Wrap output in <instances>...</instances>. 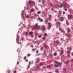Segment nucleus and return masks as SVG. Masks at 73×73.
<instances>
[{
    "label": "nucleus",
    "mask_w": 73,
    "mask_h": 73,
    "mask_svg": "<svg viewBox=\"0 0 73 73\" xmlns=\"http://www.w3.org/2000/svg\"><path fill=\"white\" fill-rule=\"evenodd\" d=\"M59 31H61V33H64V32H65V31H64V30H63V29H62V28H60L59 29Z\"/></svg>",
    "instance_id": "f257e3e1"
},
{
    "label": "nucleus",
    "mask_w": 73,
    "mask_h": 73,
    "mask_svg": "<svg viewBox=\"0 0 73 73\" xmlns=\"http://www.w3.org/2000/svg\"><path fill=\"white\" fill-rule=\"evenodd\" d=\"M29 4L30 5V4H35V2L32 1L31 0H30L29 1Z\"/></svg>",
    "instance_id": "f03ea898"
},
{
    "label": "nucleus",
    "mask_w": 73,
    "mask_h": 73,
    "mask_svg": "<svg viewBox=\"0 0 73 73\" xmlns=\"http://www.w3.org/2000/svg\"><path fill=\"white\" fill-rule=\"evenodd\" d=\"M33 26L35 28H36V29H37V27L38 26V24L36 23L35 24V25H33Z\"/></svg>",
    "instance_id": "7ed1b4c3"
},
{
    "label": "nucleus",
    "mask_w": 73,
    "mask_h": 73,
    "mask_svg": "<svg viewBox=\"0 0 73 73\" xmlns=\"http://www.w3.org/2000/svg\"><path fill=\"white\" fill-rule=\"evenodd\" d=\"M31 63V61H30L29 62V65H28V67H27V69H29V68H30V66H29V65H30Z\"/></svg>",
    "instance_id": "20e7f679"
},
{
    "label": "nucleus",
    "mask_w": 73,
    "mask_h": 73,
    "mask_svg": "<svg viewBox=\"0 0 73 73\" xmlns=\"http://www.w3.org/2000/svg\"><path fill=\"white\" fill-rule=\"evenodd\" d=\"M38 20H39V21H40V22H42V21H43V19H40V18H38Z\"/></svg>",
    "instance_id": "39448f33"
},
{
    "label": "nucleus",
    "mask_w": 73,
    "mask_h": 73,
    "mask_svg": "<svg viewBox=\"0 0 73 73\" xmlns=\"http://www.w3.org/2000/svg\"><path fill=\"white\" fill-rule=\"evenodd\" d=\"M42 29H43V30H45V26L44 25H43L42 27Z\"/></svg>",
    "instance_id": "423d86ee"
},
{
    "label": "nucleus",
    "mask_w": 73,
    "mask_h": 73,
    "mask_svg": "<svg viewBox=\"0 0 73 73\" xmlns=\"http://www.w3.org/2000/svg\"><path fill=\"white\" fill-rule=\"evenodd\" d=\"M56 25L57 26H59L60 25V22H58L57 23Z\"/></svg>",
    "instance_id": "0eeeda50"
},
{
    "label": "nucleus",
    "mask_w": 73,
    "mask_h": 73,
    "mask_svg": "<svg viewBox=\"0 0 73 73\" xmlns=\"http://www.w3.org/2000/svg\"><path fill=\"white\" fill-rule=\"evenodd\" d=\"M66 2H64L62 3V5H66Z\"/></svg>",
    "instance_id": "6e6552de"
},
{
    "label": "nucleus",
    "mask_w": 73,
    "mask_h": 73,
    "mask_svg": "<svg viewBox=\"0 0 73 73\" xmlns=\"http://www.w3.org/2000/svg\"><path fill=\"white\" fill-rule=\"evenodd\" d=\"M39 65L40 66H43V65H44V63L43 62H42L40 63L39 64Z\"/></svg>",
    "instance_id": "1a4fd4ad"
},
{
    "label": "nucleus",
    "mask_w": 73,
    "mask_h": 73,
    "mask_svg": "<svg viewBox=\"0 0 73 73\" xmlns=\"http://www.w3.org/2000/svg\"><path fill=\"white\" fill-rule=\"evenodd\" d=\"M68 17H69L70 19H72V16L71 15H68Z\"/></svg>",
    "instance_id": "9d476101"
},
{
    "label": "nucleus",
    "mask_w": 73,
    "mask_h": 73,
    "mask_svg": "<svg viewBox=\"0 0 73 73\" xmlns=\"http://www.w3.org/2000/svg\"><path fill=\"white\" fill-rule=\"evenodd\" d=\"M67 32H70V29L69 28H67Z\"/></svg>",
    "instance_id": "9b49d317"
},
{
    "label": "nucleus",
    "mask_w": 73,
    "mask_h": 73,
    "mask_svg": "<svg viewBox=\"0 0 73 73\" xmlns=\"http://www.w3.org/2000/svg\"><path fill=\"white\" fill-rule=\"evenodd\" d=\"M55 7H57V8H59V6L57 4H56L55 5Z\"/></svg>",
    "instance_id": "f8f14e48"
},
{
    "label": "nucleus",
    "mask_w": 73,
    "mask_h": 73,
    "mask_svg": "<svg viewBox=\"0 0 73 73\" xmlns=\"http://www.w3.org/2000/svg\"><path fill=\"white\" fill-rule=\"evenodd\" d=\"M33 33L32 31H31L29 32V35H33Z\"/></svg>",
    "instance_id": "ddd939ff"
},
{
    "label": "nucleus",
    "mask_w": 73,
    "mask_h": 73,
    "mask_svg": "<svg viewBox=\"0 0 73 73\" xmlns=\"http://www.w3.org/2000/svg\"><path fill=\"white\" fill-rule=\"evenodd\" d=\"M61 20L62 21H63V20H64V17H62L61 18Z\"/></svg>",
    "instance_id": "4468645a"
},
{
    "label": "nucleus",
    "mask_w": 73,
    "mask_h": 73,
    "mask_svg": "<svg viewBox=\"0 0 73 73\" xmlns=\"http://www.w3.org/2000/svg\"><path fill=\"white\" fill-rule=\"evenodd\" d=\"M63 53H64V50H62L61 53H60V54H63Z\"/></svg>",
    "instance_id": "2eb2a0df"
},
{
    "label": "nucleus",
    "mask_w": 73,
    "mask_h": 73,
    "mask_svg": "<svg viewBox=\"0 0 73 73\" xmlns=\"http://www.w3.org/2000/svg\"><path fill=\"white\" fill-rule=\"evenodd\" d=\"M37 28L38 29H40V26H38Z\"/></svg>",
    "instance_id": "dca6fc26"
},
{
    "label": "nucleus",
    "mask_w": 73,
    "mask_h": 73,
    "mask_svg": "<svg viewBox=\"0 0 73 73\" xmlns=\"http://www.w3.org/2000/svg\"><path fill=\"white\" fill-rule=\"evenodd\" d=\"M54 67H55L56 68H57V67H58L59 66L58 65H56L54 66Z\"/></svg>",
    "instance_id": "f3484780"
},
{
    "label": "nucleus",
    "mask_w": 73,
    "mask_h": 73,
    "mask_svg": "<svg viewBox=\"0 0 73 73\" xmlns=\"http://www.w3.org/2000/svg\"><path fill=\"white\" fill-rule=\"evenodd\" d=\"M57 44H59L60 43V42H58V40H56V42Z\"/></svg>",
    "instance_id": "a211bd4d"
},
{
    "label": "nucleus",
    "mask_w": 73,
    "mask_h": 73,
    "mask_svg": "<svg viewBox=\"0 0 73 73\" xmlns=\"http://www.w3.org/2000/svg\"><path fill=\"white\" fill-rule=\"evenodd\" d=\"M66 23L67 25H69V22H68L66 21Z\"/></svg>",
    "instance_id": "6ab92c4d"
},
{
    "label": "nucleus",
    "mask_w": 73,
    "mask_h": 73,
    "mask_svg": "<svg viewBox=\"0 0 73 73\" xmlns=\"http://www.w3.org/2000/svg\"><path fill=\"white\" fill-rule=\"evenodd\" d=\"M51 25H50V26H49L48 27V29H50V28H51Z\"/></svg>",
    "instance_id": "aec40b11"
},
{
    "label": "nucleus",
    "mask_w": 73,
    "mask_h": 73,
    "mask_svg": "<svg viewBox=\"0 0 73 73\" xmlns=\"http://www.w3.org/2000/svg\"><path fill=\"white\" fill-rule=\"evenodd\" d=\"M32 11H34V9H31L30 10V12H32Z\"/></svg>",
    "instance_id": "412c9836"
},
{
    "label": "nucleus",
    "mask_w": 73,
    "mask_h": 73,
    "mask_svg": "<svg viewBox=\"0 0 73 73\" xmlns=\"http://www.w3.org/2000/svg\"><path fill=\"white\" fill-rule=\"evenodd\" d=\"M55 62L56 63V64H59V63H60L57 61H55Z\"/></svg>",
    "instance_id": "4be33fe9"
},
{
    "label": "nucleus",
    "mask_w": 73,
    "mask_h": 73,
    "mask_svg": "<svg viewBox=\"0 0 73 73\" xmlns=\"http://www.w3.org/2000/svg\"><path fill=\"white\" fill-rule=\"evenodd\" d=\"M54 56H57V53L55 52L54 53Z\"/></svg>",
    "instance_id": "5701e85b"
},
{
    "label": "nucleus",
    "mask_w": 73,
    "mask_h": 73,
    "mask_svg": "<svg viewBox=\"0 0 73 73\" xmlns=\"http://www.w3.org/2000/svg\"><path fill=\"white\" fill-rule=\"evenodd\" d=\"M29 15H27L26 16V18L27 19H28V18H29Z\"/></svg>",
    "instance_id": "b1692460"
},
{
    "label": "nucleus",
    "mask_w": 73,
    "mask_h": 73,
    "mask_svg": "<svg viewBox=\"0 0 73 73\" xmlns=\"http://www.w3.org/2000/svg\"><path fill=\"white\" fill-rule=\"evenodd\" d=\"M20 39L19 38H17L16 39L17 41H19Z\"/></svg>",
    "instance_id": "393cba45"
},
{
    "label": "nucleus",
    "mask_w": 73,
    "mask_h": 73,
    "mask_svg": "<svg viewBox=\"0 0 73 73\" xmlns=\"http://www.w3.org/2000/svg\"><path fill=\"white\" fill-rule=\"evenodd\" d=\"M38 14H40L41 13V11H38L37 12Z\"/></svg>",
    "instance_id": "a878e982"
},
{
    "label": "nucleus",
    "mask_w": 73,
    "mask_h": 73,
    "mask_svg": "<svg viewBox=\"0 0 73 73\" xmlns=\"http://www.w3.org/2000/svg\"><path fill=\"white\" fill-rule=\"evenodd\" d=\"M45 38H46L45 37H44L42 38V40H45Z\"/></svg>",
    "instance_id": "bb28decb"
},
{
    "label": "nucleus",
    "mask_w": 73,
    "mask_h": 73,
    "mask_svg": "<svg viewBox=\"0 0 73 73\" xmlns=\"http://www.w3.org/2000/svg\"><path fill=\"white\" fill-rule=\"evenodd\" d=\"M60 8H62V7H63V6H62V5H61V4H60Z\"/></svg>",
    "instance_id": "cd10ccee"
},
{
    "label": "nucleus",
    "mask_w": 73,
    "mask_h": 73,
    "mask_svg": "<svg viewBox=\"0 0 73 73\" xmlns=\"http://www.w3.org/2000/svg\"><path fill=\"white\" fill-rule=\"evenodd\" d=\"M31 56V54H29L27 55V57H29V56Z\"/></svg>",
    "instance_id": "c85d7f7f"
},
{
    "label": "nucleus",
    "mask_w": 73,
    "mask_h": 73,
    "mask_svg": "<svg viewBox=\"0 0 73 73\" xmlns=\"http://www.w3.org/2000/svg\"><path fill=\"white\" fill-rule=\"evenodd\" d=\"M58 65H59L60 66H61V65H62V64L60 63H59Z\"/></svg>",
    "instance_id": "c756f323"
},
{
    "label": "nucleus",
    "mask_w": 73,
    "mask_h": 73,
    "mask_svg": "<svg viewBox=\"0 0 73 73\" xmlns=\"http://www.w3.org/2000/svg\"><path fill=\"white\" fill-rule=\"evenodd\" d=\"M44 36H47V33H46L44 34Z\"/></svg>",
    "instance_id": "7c9ffc66"
},
{
    "label": "nucleus",
    "mask_w": 73,
    "mask_h": 73,
    "mask_svg": "<svg viewBox=\"0 0 73 73\" xmlns=\"http://www.w3.org/2000/svg\"><path fill=\"white\" fill-rule=\"evenodd\" d=\"M38 37L39 38H41V37H42V36H41V35H38Z\"/></svg>",
    "instance_id": "2f4dec72"
},
{
    "label": "nucleus",
    "mask_w": 73,
    "mask_h": 73,
    "mask_svg": "<svg viewBox=\"0 0 73 73\" xmlns=\"http://www.w3.org/2000/svg\"><path fill=\"white\" fill-rule=\"evenodd\" d=\"M48 20H46V21H45V23H48Z\"/></svg>",
    "instance_id": "473e14b6"
},
{
    "label": "nucleus",
    "mask_w": 73,
    "mask_h": 73,
    "mask_svg": "<svg viewBox=\"0 0 73 73\" xmlns=\"http://www.w3.org/2000/svg\"><path fill=\"white\" fill-rule=\"evenodd\" d=\"M42 2L43 3H45V1L44 0H43L42 1Z\"/></svg>",
    "instance_id": "72a5a7b5"
},
{
    "label": "nucleus",
    "mask_w": 73,
    "mask_h": 73,
    "mask_svg": "<svg viewBox=\"0 0 73 73\" xmlns=\"http://www.w3.org/2000/svg\"><path fill=\"white\" fill-rule=\"evenodd\" d=\"M63 7H64V8H66V6H65V5H62Z\"/></svg>",
    "instance_id": "f704fd0d"
},
{
    "label": "nucleus",
    "mask_w": 73,
    "mask_h": 73,
    "mask_svg": "<svg viewBox=\"0 0 73 73\" xmlns=\"http://www.w3.org/2000/svg\"><path fill=\"white\" fill-rule=\"evenodd\" d=\"M49 17L50 18H51V17H52V15H49Z\"/></svg>",
    "instance_id": "c9c22d12"
},
{
    "label": "nucleus",
    "mask_w": 73,
    "mask_h": 73,
    "mask_svg": "<svg viewBox=\"0 0 73 73\" xmlns=\"http://www.w3.org/2000/svg\"><path fill=\"white\" fill-rule=\"evenodd\" d=\"M38 35V34H37V33H35V35L36 36H37Z\"/></svg>",
    "instance_id": "e433bc0d"
},
{
    "label": "nucleus",
    "mask_w": 73,
    "mask_h": 73,
    "mask_svg": "<svg viewBox=\"0 0 73 73\" xmlns=\"http://www.w3.org/2000/svg\"><path fill=\"white\" fill-rule=\"evenodd\" d=\"M68 34L66 33V36H68Z\"/></svg>",
    "instance_id": "4c0bfd02"
},
{
    "label": "nucleus",
    "mask_w": 73,
    "mask_h": 73,
    "mask_svg": "<svg viewBox=\"0 0 73 73\" xmlns=\"http://www.w3.org/2000/svg\"><path fill=\"white\" fill-rule=\"evenodd\" d=\"M33 35H32L31 36V37L32 38H33Z\"/></svg>",
    "instance_id": "58836bf2"
},
{
    "label": "nucleus",
    "mask_w": 73,
    "mask_h": 73,
    "mask_svg": "<svg viewBox=\"0 0 73 73\" xmlns=\"http://www.w3.org/2000/svg\"><path fill=\"white\" fill-rule=\"evenodd\" d=\"M63 15H65V11H63Z\"/></svg>",
    "instance_id": "ea45409f"
},
{
    "label": "nucleus",
    "mask_w": 73,
    "mask_h": 73,
    "mask_svg": "<svg viewBox=\"0 0 73 73\" xmlns=\"http://www.w3.org/2000/svg\"><path fill=\"white\" fill-rule=\"evenodd\" d=\"M58 72H59V71L58 70H57L56 71V72L57 73H58Z\"/></svg>",
    "instance_id": "a19ab883"
},
{
    "label": "nucleus",
    "mask_w": 73,
    "mask_h": 73,
    "mask_svg": "<svg viewBox=\"0 0 73 73\" xmlns=\"http://www.w3.org/2000/svg\"><path fill=\"white\" fill-rule=\"evenodd\" d=\"M22 12H23V13L25 12V10H22Z\"/></svg>",
    "instance_id": "79ce46f5"
},
{
    "label": "nucleus",
    "mask_w": 73,
    "mask_h": 73,
    "mask_svg": "<svg viewBox=\"0 0 73 73\" xmlns=\"http://www.w3.org/2000/svg\"><path fill=\"white\" fill-rule=\"evenodd\" d=\"M27 10H29V9H30V8L29 7H28L27 8Z\"/></svg>",
    "instance_id": "37998d69"
},
{
    "label": "nucleus",
    "mask_w": 73,
    "mask_h": 73,
    "mask_svg": "<svg viewBox=\"0 0 73 73\" xmlns=\"http://www.w3.org/2000/svg\"><path fill=\"white\" fill-rule=\"evenodd\" d=\"M17 65H19V62H17Z\"/></svg>",
    "instance_id": "c03bdc74"
},
{
    "label": "nucleus",
    "mask_w": 73,
    "mask_h": 73,
    "mask_svg": "<svg viewBox=\"0 0 73 73\" xmlns=\"http://www.w3.org/2000/svg\"><path fill=\"white\" fill-rule=\"evenodd\" d=\"M33 51H35V49H33L32 50Z\"/></svg>",
    "instance_id": "a18cd8bd"
},
{
    "label": "nucleus",
    "mask_w": 73,
    "mask_h": 73,
    "mask_svg": "<svg viewBox=\"0 0 73 73\" xmlns=\"http://www.w3.org/2000/svg\"><path fill=\"white\" fill-rule=\"evenodd\" d=\"M64 71H66V68H65L64 69Z\"/></svg>",
    "instance_id": "49530a36"
},
{
    "label": "nucleus",
    "mask_w": 73,
    "mask_h": 73,
    "mask_svg": "<svg viewBox=\"0 0 73 73\" xmlns=\"http://www.w3.org/2000/svg\"><path fill=\"white\" fill-rule=\"evenodd\" d=\"M26 58H27V57L26 56H25L24 58V59H25V60Z\"/></svg>",
    "instance_id": "de8ad7c7"
},
{
    "label": "nucleus",
    "mask_w": 73,
    "mask_h": 73,
    "mask_svg": "<svg viewBox=\"0 0 73 73\" xmlns=\"http://www.w3.org/2000/svg\"><path fill=\"white\" fill-rule=\"evenodd\" d=\"M68 57H70V55H69V54L68 55Z\"/></svg>",
    "instance_id": "09e8293b"
},
{
    "label": "nucleus",
    "mask_w": 73,
    "mask_h": 73,
    "mask_svg": "<svg viewBox=\"0 0 73 73\" xmlns=\"http://www.w3.org/2000/svg\"><path fill=\"white\" fill-rule=\"evenodd\" d=\"M25 61L26 62H28V60L26 59V60Z\"/></svg>",
    "instance_id": "8fccbe9b"
},
{
    "label": "nucleus",
    "mask_w": 73,
    "mask_h": 73,
    "mask_svg": "<svg viewBox=\"0 0 73 73\" xmlns=\"http://www.w3.org/2000/svg\"><path fill=\"white\" fill-rule=\"evenodd\" d=\"M23 37H22L21 38V40H22V41H23Z\"/></svg>",
    "instance_id": "3c124183"
},
{
    "label": "nucleus",
    "mask_w": 73,
    "mask_h": 73,
    "mask_svg": "<svg viewBox=\"0 0 73 73\" xmlns=\"http://www.w3.org/2000/svg\"><path fill=\"white\" fill-rule=\"evenodd\" d=\"M36 53H38V50L36 51Z\"/></svg>",
    "instance_id": "603ef678"
},
{
    "label": "nucleus",
    "mask_w": 73,
    "mask_h": 73,
    "mask_svg": "<svg viewBox=\"0 0 73 73\" xmlns=\"http://www.w3.org/2000/svg\"><path fill=\"white\" fill-rule=\"evenodd\" d=\"M41 49L42 50V49H43V47H41Z\"/></svg>",
    "instance_id": "864d4df0"
},
{
    "label": "nucleus",
    "mask_w": 73,
    "mask_h": 73,
    "mask_svg": "<svg viewBox=\"0 0 73 73\" xmlns=\"http://www.w3.org/2000/svg\"><path fill=\"white\" fill-rule=\"evenodd\" d=\"M70 50H72V48H70L69 49Z\"/></svg>",
    "instance_id": "5fc2aeb1"
},
{
    "label": "nucleus",
    "mask_w": 73,
    "mask_h": 73,
    "mask_svg": "<svg viewBox=\"0 0 73 73\" xmlns=\"http://www.w3.org/2000/svg\"><path fill=\"white\" fill-rule=\"evenodd\" d=\"M50 67V66H47V67L48 68H49V67Z\"/></svg>",
    "instance_id": "6e6d98bb"
},
{
    "label": "nucleus",
    "mask_w": 73,
    "mask_h": 73,
    "mask_svg": "<svg viewBox=\"0 0 73 73\" xmlns=\"http://www.w3.org/2000/svg\"><path fill=\"white\" fill-rule=\"evenodd\" d=\"M71 60L72 61H73V59H71Z\"/></svg>",
    "instance_id": "4d7b16f0"
},
{
    "label": "nucleus",
    "mask_w": 73,
    "mask_h": 73,
    "mask_svg": "<svg viewBox=\"0 0 73 73\" xmlns=\"http://www.w3.org/2000/svg\"><path fill=\"white\" fill-rule=\"evenodd\" d=\"M39 58H38V61H39Z\"/></svg>",
    "instance_id": "13d9d810"
},
{
    "label": "nucleus",
    "mask_w": 73,
    "mask_h": 73,
    "mask_svg": "<svg viewBox=\"0 0 73 73\" xmlns=\"http://www.w3.org/2000/svg\"><path fill=\"white\" fill-rule=\"evenodd\" d=\"M67 52H68V53H70V51H69V50H68L67 51Z\"/></svg>",
    "instance_id": "bf43d9fd"
},
{
    "label": "nucleus",
    "mask_w": 73,
    "mask_h": 73,
    "mask_svg": "<svg viewBox=\"0 0 73 73\" xmlns=\"http://www.w3.org/2000/svg\"><path fill=\"white\" fill-rule=\"evenodd\" d=\"M14 73H16V70H15V71L14 72Z\"/></svg>",
    "instance_id": "052dcab7"
},
{
    "label": "nucleus",
    "mask_w": 73,
    "mask_h": 73,
    "mask_svg": "<svg viewBox=\"0 0 73 73\" xmlns=\"http://www.w3.org/2000/svg\"><path fill=\"white\" fill-rule=\"evenodd\" d=\"M28 34V32H26V35H27Z\"/></svg>",
    "instance_id": "680f3d73"
},
{
    "label": "nucleus",
    "mask_w": 73,
    "mask_h": 73,
    "mask_svg": "<svg viewBox=\"0 0 73 73\" xmlns=\"http://www.w3.org/2000/svg\"><path fill=\"white\" fill-rule=\"evenodd\" d=\"M35 15L36 16H37V14H35Z\"/></svg>",
    "instance_id": "e2e57ef3"
},
{
    "label": "nucleus",
    "mask_w": 73,
    "mask_h": 73,
    "mask_svg": "<svg viewBox=\"0 0 73 73\" xmlns=\"http://www.w3.org/2000/svg\"><path fill=\"white\" fill-rule=\"evenodd\" d=\"M65 11H67V9H65Z\"/></svg>",
    "instance_id": "0e129e2a"
},
{
    "label": "nucleus",
    "mask_w": 73,
    "mask_h": 73,
    "mask_svg": "<svg viewBox=\"0 0 73 73\" xmlns=\"http://www.w3.org/2000/svg\"><path fill=\"white\" fill-rule=\"evenodd\" d=\"M72 56H73V52H72V54H71Z\"/></svg>",
    "instance_id": "69168bd1"
},
{
    "label": "nucleus",
    "mask_w": 73,
    "mask_h": 73,
    "mask_svg": "<svg viewBox=\"0 0 73 73\" xmlns=\"http://www.w3.org/2000/svg\"><path fill=\"white\" fill-rule=\"evenodd\" d=\"M50 5H52V3H50Z\"/></svg>",
    "instance_id": "338daca9"
},
{
    "label": "nucleus",
    "mask_w": 73,
    "mask_h": 73,
    "mask_svg": "<svg viewBox=\"0 0 73 73\" xmlns=\"http://www.w3.org/2000/svg\"><path fill=\"white\" fill-rule=\"evenodd\" d=\"M61 41H62V38H61Z\"/></svg>",
    "instance_id": "774afa93"
}]
</instances>
